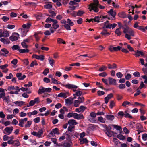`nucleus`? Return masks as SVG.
<instances>
[{
  "mask_svg": "<svg viewBox=\"0 0 147 147\" xmlns=\"http://www.w3.org/2000/svg\"><path fill=\"white\" fill-rule=\"evenodd\" d=\"M9 139H10L9 137L8 136L6 135H4L3 136V140L4 141H6Z\"/></svg>",
  "mask_w": 147,
  "mask_h": 147,
  "instance_id": "0e129e2a",
  "label": "nucleus"
},
{
  "mask_svg": "<svg viewBox=\"0 0 147 147\" xmlns=\"http://www.w3.org/2000/svg\"><path fill=\"white\" fill-rule=\"evenodd\" d=\"M134 55L136 57H138L140 56V51L137 50L136 52H135Z\"/></svg>",
  "mask_w": 147,
  "mask_h": 147,
  "instance_id": "338daca9",
  "label": "nucleus"
},
{
  "mask_svg": "<svg viewBox=\"0 0 147 147\" xmlns=\"http://www.w3.org/2000/svg\"><path fill=\"white\" fill-rule=\"evenodd\" d=\"M107 69V67L104 65H102L101 67H100L98 69L99 71L102 72L105 71Z\"/></svg>",
  "mask_w": 147,
  "mask_h": 147,
  "instance_id": "c9c22d12",
  "label": "nucleus"
},
{
  "mask_svg": "<svg viewBox=\"0 0 147 147\" xmlns=\"http://www.w3.org/2000/svg\"><path fill=\"white\" fill-rule=\"evenodd\" d=\"M29 31V30H25L24 29L22 30L21 36L22 37H24L26 34L27 32Z\"/></svg>",
  "mask_w": 147,
  "mask_h": 147,
  "instance_id": "7c9ffc66",
  "label": "nucleus"
},
{
  "mask_svg": "<svg viewBox=\"0 0 147 147\" xmlns=\"http://www.w3.org/2000/svg\"><path fill=\"white\" fill-rule=\"evenodd\" d=\"M78 99V101L80 103H83L84 100V98L83 97H79Z\"/></svg>",
  "mask_w": 147,
  "mask_h": 147,
  "instance_id": "864d4df0",
  "label": "nucleus"
},
{
  "mask_svg": "<svg viewBox=\"0 0 147 147\" xmlns=\"http://www.w3.org/2000/svg\"><path fill=\"white\" fill-rule=\"evenodd\" d=\"M106 118L108 120L112 121L114 119L115 117L113 115H106L105 116Z\"/></svg>",
  "mask_w": 147,
  "mask_h": 147,
  "instance_id": "ddd939ff",
  "label": "nucleus"
},
{
  "mask_svg": "<svg viewBox=\"0 0 147 147\" xmlns=\"http://www.w3.org/2000/svg\"><path fill=\"white\" fill-rule=\"evenodd\" d=\"M73 99L71 97H69V98L65 99V102L67 105H70L73 103Z\"/></svg>",
  "mask_w": 147,
  "mask_h": 147,
  "instance_id": "1a4fd4ad",
  "label": "nucleus"
},
{
  "mask_svg": "<svg viewBox=\"0 0 147 147\" xmlns=\"http://www.w3.org/2000/svg\"><path fill=\"white\" fill-rule=\"evenodd\" d=\"M31 26V24L30 23H27L26 24L23 25L22 26L23 28L25 30H28L30 27Z\"/></svg>",
  "mask_w": 147,
  "mask_h": 147,
  "instance_id": "2eb2a0df",
  "label": "nucleus"
},
{
  "mask_svg": "<svg viewBox=\"0 0 147 147\" xmlns=\"http://www.w3.org/2000/svg\"><path fill=\"white\" fill-rule=\"evenodd\" d=\"M13 144L15 146H18L20 145V142L18 140H14Z\"/></svg>",
  "mask_w": 147,
  "mask_h": 147,
  "instance_id": "8fccbe9b",
  "label": "nucleus"
},
{
  "mask_svg": "<svg viewBox=\"0 0 147 147\" xmlns=\"http://www.w3.org/2000/svg\"><path fill=\"white\" fill-rule=\"evenodd\" d=\"M45 92V88L42 86L40 87L39 90H38V93L39 94H41L42 93Z\"/></svg>",
  "mask_w": 147,
  "mask_h": 147,
  "instance_id": "f8f14e48",
  "label": "nucleus"
},
{
  "mask_svg": "<svg viewBox=\"0 0 147 147\" xmlns=\"http://www.w3.org/2000/svg\"><path fill=\"white\" fill-rule=\"evenodd\" d=\"M142 138L144 141H146L147 139V134L144 133L142 135Z\"/></svg>",
  "mask_w": 147,
  "mask_h": 147,
  "instance_id": "5fc2aeb1",
  "label": "nucleus"
},
{
  "mask_svg": "<svg viewBox=\"0 0 147 147\" xmlns=\"http://www.w3.org/2000/svg\"><path fill=\"white\" fill-rule=\"evenodd\" d=\"M84 12L82 10H79L77 12V16H80L83 14Z\"/></svg>",
  "mask_w": 147,
  "mask_h": 147,
  "instance_id": "4c0bfd02",
  "label": "nucleus"
},
{
  "mask_svg": "<svg viewBox=\"0 0 147 147\" xmlns=\"http://www.w3.org/2000/svg\"><path fill=\"white\" fill-rule=\"evenodd\" d=\"M110 125H110L108 127H107L106 125L102 124L103 127L105 129V130H104V131H111V127L110 126Z\"/></svg>",
  "mask_w": 147,
  "mask_h": 147,
  "instance_id": "4be33fe9",
  "label": "nucleus"
},
{
  "mask_svg": "<svg viewBox=\"0 0 147 147\" xmlns=\"http://www.w3.org/2000/svg\"><path fill=\"white\" fill-rule=\"evenodd\" d=\"M111 125L113 126L117 130L120 131L122 129L121 127L120 126L114 124Z\"/></svg>",
  "mask_w": 147,
  "mask_h": 147,
  "instance_id": "393cba45",
  "label": "nucleus"
},
{
  "mask_svg": "<svg viewBox=\"0 0 147 147\" xmlns=\"http://www.w3.org/2000/svg\"><path fill=\"white\" fill-rule=\"evenodd\" d=\"M67 94H68V93L61 92L59 94L57 95V96L59 97H63L64 98H65L67 96Z\"/></svg>",
  "mask_w": 147,
  "mask_h": 147,
  "instance_id": "a211bd4d",
  "label": "nucleus"
},
{
  "mask_svg": "<svg viewBox=\"0 0 147 147\" xmlns=\"http://www.w3.org/2000/svg\"><path fill=\"white\" fill-rule=\"evenodd\" d=\"M74 106L75 107H78V106L80 103L78 100H75L74 102Z\"/></svg>",
  "mask_w": 147,
  "mask_h": 147,
  "instance_id": "69168bd1",
  "label": "nucleus"
},
{
  "mask_svg": "<svg viewBox=\"0 0 147 147\" xmlns=\"http://www.w3.org/2000/svg\"><path fill=\"white\" fill-rule=\"evenodd\" d=\"M82 91L78 90L76 92L75 94H73L74 96H80L81 95H82Z\"/></svg>",
  "mask_w": 147,
  "mask_h": 147,
  "instance_id": "473e14b6",
  "label": "nucleus"
},
{
  "mask_svg": "<svg viewBox=\"0 0 147 147\" xmlns=\"http://www.w3.org/2000/svg\"><path fill=\"white\" fill-rule=\"evenodd\" d=\"M43 131L42 129H40L37 132L38 137L40 138L41 136L43 134Z\"/></svg>",
  "mask_w": 147,
  "mask_h": 147,
  "instance_id": "c03bdc74",
  "label": "nucleus"
},
{
  "mask_svg": "<svg viewBox=\"0 0 147 147\" xmlns=\"http://www.w3.org/2000/svg\"><path fill=\"white\" fill-rule=\"evenodd\" d=\"M22 75V74L21 73H18L16 74V77L18 78V80H24L26 77V76L25 75H23L22 77H20V76H21Z\"/></svg>",
  "mask_w": 147,
  "mask_h": 147,
  "instance_id": "6e6552de",
  "label": "nucleus"
},
{
  "mask_svg": "<svg viewBox=\"0 0 147 147\" xmlns=\"http://www.w3.org/2000/svg\"><path fill=\"white\" fill-rule=\"evenodd\" d=\"M32 124V122L31 121H28L27 123V124L25 125V127L26 128L29 127H30Z\"/></svg>",
  "mask_w": 147,
  "mask_h": 147,
  "instance_id": "13d9d810",
  "label": "nucleus"
},
{
  "mask_svg": "<svg viewBox=\"0 0 147 147\" xmlns=\"http://www.w3.org/2000/svg\"><path fill=\"white\" fill-rule=\"evenodd\" d=\"M79 140L81 144H82L84 143H87L88 142V140L86 138H83L82 139H79Z\"/></svg>",
  "mask_w": 147,
  "mask_h": 147,
  "instance_id": "a878e982",
  "label": "nucleus"
},
{
  "mask_svg": "<svg viewBox=\"0 0 147 147\" xmlns=\"http://www.w3.org/2000/svg\"><path fill=\"white\" fill-rule=\"evenodd\" d=\"M116 76L119 78H121L123 76V74L120 72L117 73L116 74Z\"/></svg>",
  "mask_w": 147,
  "mask_h": 147,
  "instance_id": "e2e57ef3",
  "label": "nucleus"
},
{
  "mask_svg": "<svg viewBox=\"0 0 147 147\" xmlns=\"http://www.w3.org/2000/svg\"><path fill=\"white\" fill-rule=\"evenodd\" d=\"M3 99V100H5L7 103L10 102L9 96H5Z\"/></svg>",
  "mask_w": 147,
  "mask_h": 147,
  "instance_id": "ea45409f",
  "label": "nucleus"
},
{
  "mask_svg": "<svg viewBox=\"0 0 147 147\" xmlns=\"http://www.w3.org/2000/svg\"><path fill=\"white\" fill-rule=\"evenodd\" d=\"M109 50L111 52L116 51V47H113V46H110L109 48Z\"/></svg>",
  "mask_w": 147,
  "mask_h": 147,
  "instance_id": "49530a36",
  "label": "nucleus"
},
{
  "mask_svg": "<svg viewBox=\"0 0 147 147\" xmlns=\"http://www.w3.org/2000/svg\"><path fill=\"white\" fill-rule=\"evenodd\" d=\"M49 12L51 14V17L53 18L56 16V13L51 10H49Z\"/></svg>",
  "mask_w": 147,
  "mask_h": 147,
  "instance_id": "f704fd0d",
  "label": "nucleus"
},
{
  "mask_svg": "<svg viewBox=\"0 0 147 147\" xmlns=\"http://www.w3.org/2000/svg\"><path fill=\"white\" fill-rule=\"evenodd\" d=\"M12 49L13 50H18L19 51L20 49V47L18 45H15L12 47Z\"/></svg>",
  "mask_w": 147,
  "mask_h": 147,
  "instance_id": "e433bc0d",
  "label": "nucleus"
},
{
  "mask_svg": "<svg viewBox=\"0 0 147 147\" xmlns=\"http://www.w3.org/2000/svg\"><path fill=\"white\" fill-rule=\"evenodd\" d=\"M118 87L120 89H123L125 88L126 86L124 84H120L118 86Z\"/></svg>",
  "mask_w": 147,
  "mask_h": 147,
  "instance_id": "09e8293b",
  "label": "nucleus"
},
{
  "mask_svg": "<svg viewBox=\"0 0 147 147\" xmlns=\"http://www.w3.org/2000/svg\"><path fill=\"white\" fill-rule=\"evenodd\" d=\"M108 79L109 84L113 85L116 84V80L115 79H113L111 77H109Z\"/></svg>",
  "mask_w": 147,
  "mask_h": 147,
  "instance_id": "9d476101",
  "label": "nucleus"
},
{
  "mask_svg": "<svg viewBox=\"0 0 147 147\" xmlns=\"http://www.w3.org/2000/svg\"><path fill=\"white\" fill-rule=\"evenodd\" d=\"M13 129V128L12 126L6 127L3 130V133L5 134L9 135L12 132Z\"/></svg>",
  "mask_w": 147,
  "mask_h": 147,
  "instance_id": "7ed1b4c3",
  "label": "nucleus"
},
{
  "mask_svg": "<svg viewBox=\"0 0 147 147\" xmlns=\"http://www.w3.org/2000/svg\"><path fill=\"white\" fill-rule=\"evenodd\" d=\"M63 146L64 147H70L71 145L69 143H64Z\"/></svg>",
  "mask_w": 147,
  "mask_h": 147,
  "instance_id": "774afa93",
  "label": "nucleus"
},
{
  "mask_svg": "<svg viewBox=\"0 0 147 147\" xmlns=\"http://www.w3.org/2000/svg\"><path fill=\"white\" fill-rule=\"evenodd\" d=\"M34 57L37 59L40 60L41 61H42L45 59V57L42 55H33Z\"/></svg>",
  "mask_w": 147,
  "mask_h": 147,
  "instance_id": "0eeeda50",
  "label": "nucleus"
},
{
  "mask_svg": "<svg viewBox=\"0 0 147 147\" xmlns=\"http://www.w3.org/2000/svg\"><path fill=\"white\" fill-rule=\"evenodd\" d=\"M131 75L130 74H127L125 76V78L126 80H129L131 78Z\"/></svg>",
  "mask_w": 147,
  "mask_h": 147,
  "instance_id": "603ef678",
  "label": "nucleus"
},
{
  "mask_svg": "<svg viewBox=\"0 0 147 147\" xmlns=\"http://www.w3.org/2000/svg\"><path fill=\"white\" fill-rule=\"evenodd\" d=\"M119 16L121 18H124L127 17V15L124 12H122L119 13L118 14Z\"/></svg>",
  "mask_w": 147,
  "mask_h": 147,
  "instance_id": "6ab92c4d",
  "label": "nucleus"
},
{
  "mask_svg": "<svg viewBox=\"0 0 147 147\" xmlns=\"http://www.w3.org/2000/svg\"><path fill=\"white\" fill-rule=\"evenodd\" d=\"M107 131L105 132V134L106 135H107L109 137H111L112 136V134H112L114 136V135L115 134H117V133L114 132V131Z\"/></svg>",
  "mask_w": 147,
  "mask_h": 147,
  "instance_id": "4468645a",
  "label": "nucleus"
},
{
  "mask_svg": "<svg viewBox=\"0 0 147 147\" xmlns=\"http://www.w3.org/2000/svg\"><path fill=\"white\" fill-rule=\"evenodd\" d=\"M59 129L57 128H55L52 130V131L55 134H56L57 135H59Z\"/></svg>",
  "mask_w": 147,
  "mask_h": 147,
  "instance_id": "58836bf2",
  "label": "nucleus"
},
{
  "mask_svg": "<svg viewBox=\"0 0 147 147\" xmlns=\"http://www.w3.org/2000/svg\"><path fill=\"white\" fill-rule=\"evenodd\" d=\"M52 5L51 4H48L45 5V8L46 9H49L52 8Z\"/></svg>",
  "mask_w": 147,
  "mask_h": 147,
  "instance_id": "4d7b16f0",
  "label": "nucleus"
},
{
  "mask_svg": "<svg viewBox=\"0 0 147 147\" xmlns=\"http://www.w3.org/2000/svg\"><path fill=\"white\" fill-rule=\"evenodd\" d=\"M38 32H36L35 33V34L34 35V36L35 37L36 41H38L39 40V38L38 36Z\"/></svg>",
  "mask_w": 147,
  "mask_h": 147,
  "instance_id": "680f3d73",
  "label": "nucleus"
},
{
  "mask_svg": "<svg viewBox=\"0 0 147 147\" xmlns=\"http://www.w3.org/2000/svg\"><path fill=\"white\" fill-rule=\"evenodd\" d=\"M127 111H124L125 113V115H124V117L126 118H128L130 119H132L133 118L132 117L129 113H127Z\"/></svg>",
  "mask_w": 147,
  "mask_h": 147,
  "instance_id": "b1692460",
  "label": "nucleus"
},
{
  "mask_svg": "<svg viewBox=\"0 0 147 147\" xmlns=\"http://www.w3.org/2000/svg\"><path fill=\"white\" fill-rule=\"evenodd\" d=\"M127 105H134L133 104H131L130 102L127 101H124L122 104V106L125 107H126Z\"/></svg>",
  "mask_w": 147,
  "mask_h": 147,
  "instance_id": "72a5a7b5",
  "label": "nucleus"
},
{
  "mask_svg": "<svg viewBox=\"0 0 147 147\" xmlns=\"http://www.w3.org/2000/svg\"><path fill=\"white\" fill-rule=\"evenodd\" d=\"M38 113V112L36 110H34L32 112H29L28 113V115L30 114V115H34L37 114Z\"/></svg>",
  "mask_w": 147,
  "mask_h": 147,
  "instance_id": "6e6d98bb",
  "label": "nucleus"
},
{
  "mask_svg": "<svg viewBox=\"0 0 147 147\" xmlns=\"http://www.w3.org/2000/svg\"><path fill=\"white\" fill-rule=\"evenodd\" d=\"M27 120L28 118H25L24 119H20L19 121V125L21 127H23V124L24 123V122L26 121Z\"/></svg>",
  "mask_w": 147,
  "mask_h": 147,
  "instance_id": "423d86ee",
  "label": "nucleus"
},
{
  "mask_svg": "<svg viewBox=\"0 0 147 147\" xmlns=\"http://www.w3.org/2000/svg\"><path fill=\"white\" fill-rule=\"evenodd\" d=\"M53 19L49 17H48L47 18L45 22L47 23H51V22H52Z\"/></svg>",
  "mask_w": 147,
  "mask_h": 147,
  "instance_id": "052dcab7",
  "label": "nucleus"
},
{
  "mask_svg": "<svg viewBox=\"0 0 147 147\" xmlns=\"http://www.w3.org/2000/svg\"><path fill=\"white\" fill-rule=\"evenodd\" d=\"M50 65L53 67L54 65V60L53 59H50L49 58L48 59Z\"/></svg>",
  "mask_w": 147,
  "mask_h": 147,
  "instance_id": "a19ab883",
  "label": "nucleus"
},
{
  "mask_svg": "<svg viewBox=\"0 0 147 147\" xmlns=\"http://www.w3.org/2000/svg\"><path fill=\"white\" fill-rule=\"evenodd\" d=\"M102 28L103 29L105 28H111V27L109 24L108 23L107 24H106V23H104V26Z\"/></svg>",
  "mask_w": 147,
  "mask_h": 147,
  "instance_id": "de8ad7c7",
  "label": "nucleus"
},
{
  "mask_svg": "<svg viewBox=\"0 0 147 147\" xmlns=\"http://www.w3.org/2000/svg\"><path fill=\"white\" fill-rule=\"evenodd\" d=\"M57 42L59 44L63 43L64 44H66L65 42L62 39L60 38H58L57 39Z\"/></svg>",
  "mask_w": 147,
  "mask_h": 147,
  "instance_id": "c85d7f7f",
  "label": "nucleus"
},
{
  "mask_svg": "<svg viewBox=\"0 0 147 147\" xmlns=\"http://www.w3.org/2000/svg\"><path fill=\"white\" fill-rule=\"evenodd\" d=\"M108 13L110 14L113 17H115L116 15V12L113 11L112 9H111L110 11L108 12Z\"/></svg>",
  "mask_w": 147,
  "mask_h": 147,
  "instance_id": "f3484780",
  "label": "nucleus"
},
{
  "mask_svg": "<svg viewBox=\"0 0 147 147\" xmlns=\"http://www.w3.org/2000/svg\"><path fill=\"white\" fill-rule=\"evenodd\" d=\"M64 135H65L66 136H67V137L66 138V139L69 140H70L71 139V137L72 136V135H71L70 134H69L68 133V131H66L65 133L63 134Z\"/></svg>",
  "mask_w": 147,
  "mask_h": 147,
  "instance_id": "c756f323",
  "label": "nucleus"
},
{
  "mask_svg": "<svg viewBox=\"0 0 147 147\" xmlns=\"http://www.w3.org/2000/svg\"><path fill=\"white\" fill-rule=\"evenodd\" d=\"M9 36V34L6 30H4L3 32L2 37L4 36L7 37Z\"/></svg>",
  "mask_w": 147,
  "mask_h": 147,
  "instance_id": "bb28decb",
  "label": "nucleus"
},
{
  "mask_svg": "<svg viewBox=\"0 0 147 147\" xmlns=\"http://www.w3.org/2000/svg\"><path fill=\"white\" fill-rule=\"evenodd\" d=\"M9 39L11 41H16L18 39V38L15 36H10L9 38Z\"/></svg>",
  "mask_w": 147,
  "mask_h": 147,
  "instance_id": "37998d69",
  "label": "nucleus"
},
{
  "mask_svg": "<svg viewBox=\"0 0 147 147\" xmlns=\"http://www.w3.org/2000/svg\"><path fill=\"white\" fill-rule=\"evenodd\" d=\"M123 29L124 33L126 34L128 33L133 36H134V31L130 28L128 27H126V28H123Z\"/></svg>",
  "mask_w": 147,
  "mask_h": 147,
  "instance_id": "f03ea898",
  "label": "nucleus"
},
{
  "mask_svg": "<svg viewBox=\"0 0 147 147\" xmlns=\"http://www.w3.org/2000/svg\"><path fill=\"white\" fill-rule=\"evenodd\" d=\"M68 124H71L73 125H75L78 124L76 122V120L74 119H71L69 120L68 122Z\"/></svg>",
  "mask_w": 147,
  "mask_h": 147,
  "instance_id": "5701e85b",
  "label": "nucleus"
},
{
  "mask_svg": "<svg viewBox=\"0 0 147 147\" xmlns=\"http://www.w3.org/2000/svg\"><path fill=\"white\" fill-rule=\"evenodd\" d=\"M14 103L15 104L18 105V106L20 107L23 103H24V102L21 101H18L15 102Z\"/></svg>",
  "mask_w": 147,
  "mask_h": 147,
  "instance_id": "cd10ccee",
  "label": "nucleus"
},
{
  "mask_svg": "<svg viewBox=\"0 0 147 147\" xmlns=\"http://www.w3.org/2000/svg\"><path fill=\"white\" fill-rule=\"evenodd\" d=\"M88 6L89 7L88 9L90 11L93 10L96 13L98 12V7L101 9H103L105 8V6L99 4L98 0H93V2L89 4Z\"/></svg>",
  "mask_w": 147,
  "mask_h": 147,
  "instance_id": "f257e3e1",
  "label": "nucleus"
},
{
  "mask_svg": "<svg viewBox=\"0 0 147 147\" xmlns=\"http://www.w3.org/2000/svg\"><path fill=\"white\" fill-rule=\"evenodd\" d=\"M107 66L109 69H115L117 67V65L115 63H113L112 65L109 64H107Z\"/></svg>",
  "mask_w": 147,
  "mask_h": 147,
  "instance_id": "412c9836",
  "label": "nucleus"
},
{
  "mask_svg": "<svg viewBox=\"0 0 147 147\" xmlns=\"http://www.w3.org/2000/svg\"><path fill=\"white\" fill-rule=\"evenodd\" d=\"M105 119H104L101 116L99 117L98 118V121L101 123H104L105 122Z\"/></svg>",
  "mask_w": 147,
  "mask_h": 147,
  "instance_id": "bf43d9fd",
  "label": "nucleus"
},
{
  "mask_svg": "<svg viewBox=\"0 0 147 147\" xmlns=\"http://www.w3.org/2000/svg\"><path fill=\"white\" fill-rule=\"evenodd\" d=\"M74 117L75 119L78 120L84 118L83 115L75 113H74Z\"/></svg>",
  "mask_w": 147,
  "mask_h": 147,
  "instance_id": "20e7f679",
  "label": "nucleus"
},
{
  "mask_svg": "<svg viewBox=\"0 0 147 147\" xmlns=\"http://www.w3.org/2000/svg\"><path fill=\"white\" fill-rule=\"evenodd\" d=\"M118 115L120 117H123L125 115V113L122 111H119L117 113Z\"/></svg>",
  "mask_w": 147,
  "mask_h": 147,
  "instance_id": "a18cd8bd",
  "label": "nucleus"
},
{
  "mask_svg": "<svg viewBox=\"0 0 147 147\" xmlns=\"http://www.w3.org/2000/svg\"><path fill=\"white\" fill-rule=\"evenodd\" d=\"M120 28H117L115 31V33L118 36H119L121 35L122 32L120 31Z\"/></svg>",
  "mask_w": 147,
  "mask_h": 147,
  "instance_id": "2f4dec72",
  "label": "nucleus"
},
{
  "mask_svg": "<svg viewBox=\"0 0 147 147\" xmlns=\"http://www.w3.org/2000/svg\"><path fill=\"white\" fill-rule=\"evenodd\" d=\"M101 18L102 16H96L94 18H93V21H94L95 22L99 23L100 22V20H101Z\"/></svg>",
  "mask_w": 147,
  "mask_h": 147,
  "instance_id": "dca6fc26",
  "label": "nucleus"
},
{
  "mask_svg": "<svg viewBox=\"0 0 147 147\" xmlns=\"http://www.w3.org/2000/svg\"><path fill=\"white\" fill-rule=\"evenodd\" d=\"M63 86L69 89H72L73 88L76 89L78 88V87L76 86L68 83L67 84L65 85H64Z\"/></svg>",
  "mask_w": 147,
  "mask_h": 147,
  "instance_id": "39448f33",
  "label": "nucleus"
},
{
  "mask_svg": "<svg viewBox=\"0 0 147 147\" xmlns=\"http://www.w3.org/2000/svg\"><path fill=\"white\" fill-rule=\"evenodd\" d=\"M0 40L4 43V44H8L10 43L9 40L7 39V40L5 39L4 38H1L0 39Z\"/></svg>",
  "mask_w": 147,
  "mask_h": 147,
  "instance_id": "aec40b11",
  "label": "nucleus"
},
{
  "mask_svg": "<svg viewBox=\"0 0 147 147\" xmlns=\"http://www.w3.org/2000/svg\"><path fill=\"white\" fill-rule=\"evenodd\" d=\"M117 138L121 140H124L125 139V136L121 134H118L117 136Z\"/></svg>",
  "mask_w": 147,
  "mask_h": 147,
  "instance_id": "79ce46f5",
  "label": "nucleus"
},
{
  "mask_svg": "<svg viewBox=\"0 0 147 147\" xmlns=\"http://www.w3.org/2000/svg\"><path fill=\"white\" fill-rule=\"evenodd\" d=\"M62 26H63L67 30H71L70 26L68 24H65L64 25H62Z\"/></svg>",
  "mask_w": 147,
  "mask_h": 147,
  "instance_id": "3c124183",
  "label": "nucleus"
},
{
  "mask_svg": "<svg viewBox=\"0 0 147 147\" xmlns=\"http://www.w3.org/2000/svg\"><path fill=\"white\" fill-rule=\"evenodd\" d=\"M5 96V93L4 89L0 88V98L3 99Z\"/></svg>",
  "mask_w": 147,
  "mask_h": 147,
  "instance_id": "9b49d317",
  "label": "nucleus"
}]
</instances>
